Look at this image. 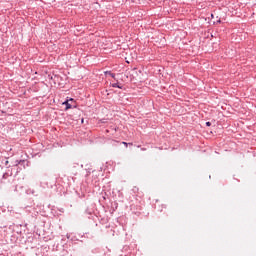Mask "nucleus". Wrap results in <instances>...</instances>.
Wrapping results in <instances>:
<instances>
[{
  "instance_id": "obj_4",
  "label": "nucleus",
  "mask_w": 256,
  "mask_h": 256,
  "mask_svg": "<svg viewBox=\"0 0 256 256\" xmlns=\"http://www.w3.org/2000/svg\"><path fill=\"white\" fill-rule=\"evenodd\" d=\"M123 145H125L127 147V145H133V143H127V142H122Z\"/></svg>"
},
{
  "instance_id": "obj_2",
  "label": "nucleus",
  "mask_w": 256,
  "mask_h": 256,
  "mask_svg": "<svg viewBox=\"0 0 256 256\" xmlns=\"http://www.w3.org/2000/svg\"><path fill=\"white\" fill-rule=\"evenodd\" d=\"M112 87L122 89V87L117 83L112 84Z\"/></svg>"
},
{
  "instance_id": "obj_3",
  "label": "nucleus",
  "mask_w": 256,
  "mask_h": 256,
  "mask_svg": "<svg viewBox=\"0 0 256 256\" xmlns=\"http://www.w3.org/2000/svg\"><path fill=\"white\" fill-rule=\"evenodd\" d=\"M107 75H110V77H112V79H115V74L111 73V72H106Z\"/></svg>"
},
{
  "instance_id": "obj_5",
  "label": "nucleus",
  "mask_w": 256,
  "mask_h": 256,
  "mask_svg": "<svg viewBox=\"0 0 256 256\" xmlns=\"http://www.w3.org/2000/svg\"><path fill=\"white\" fill-rule=\"evenodd\" d=\"M207 127H211V122H206Z\"/></svg>"
},
{
  "instance_id": "obj_6",
  "label": "nucleus",
  "mask_w": 256,
  "mask_h": 256,
  "mask_svg": "<svg viewBox=\"0 0 256 256\" xmlns=\"http://www.w3.org/2000/svg\"><path fill=\"white\" fill-rule=\"evenodd\" d=\"M70 101H73V99H70Z\"/></svg>"
},
{
  "instance_id": "obj_1",
  "label": "nucleus",
  "mask_w": 256,
  "mask_h": 256,
  "mask_svg": "<svg viewBox=\"0 0 256 256\" xmlns=\"http://www.w3.org/2000/svg\"><path fill=\"white\" fill-rule=\"evenodd\" d=\"M63 105H66V110L67 109H71V104L69 103V101H65L64 103H63Z\"/></svg>"
}]
</instances>
